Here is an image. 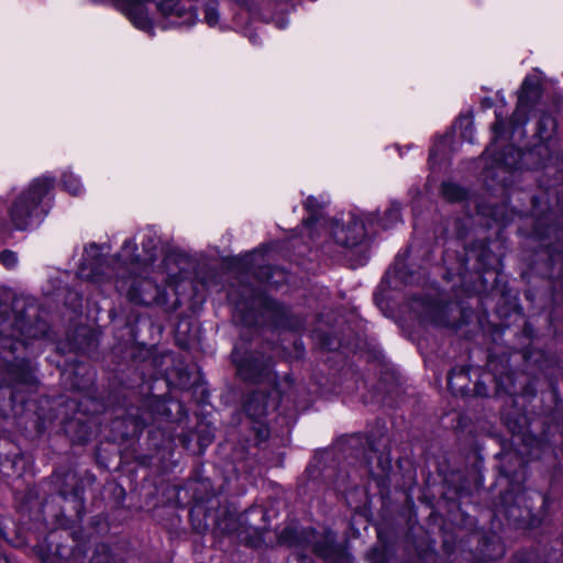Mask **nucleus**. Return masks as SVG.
Returning <instances> with one entry per match:
<instances>
[{"label":"nucleus","mask_w":563,"mask_h":563,"mask_svg":"<svg viewBox=\"0 0 563 563\" xmlns=\"http://www.w3.org/2000/svg\"><path fill=\"white\" fill-rule=\"evenodd\" d=\"M52 187L51 178L40 177L34 179L29 188L18 197L10 210L15 229L25 230L38 222L41 218L40 202Z\"/></svg>","instance_id":"1"},{"label":"nucleus","mask_w":563,"mask_h":563,"mask_svg":"<svg viewBox=\"0 0 563 563\" xmlns=\"http://www.w3.org/2000/svg\"><path fill=\"white\" fill-rule=\"evenodd\" d=\"M117 288L125 292L128 299L139 305L165 303V290L147 277L130 276L117 282Z\"/></svg>","instance_id":"2"},{"label":"nucleus","mask_w":563,"mask_h":563,"mask_svg":"<svg viewBox=\"0 0 563 563\" xmlns=\"http://www.w3.org/2000/svg\"><path fill=\"white\" fill-rule=\"evenodd\" d=\"M541 97V81L537 76H527L518 93L517 108L512 114L511 123L515 126L528 122V114L534 109Z\"/></svg>","instance_id":"3"},{"label":"nucleus","mask_w":563,"mask_h":563,"mask_svg":"<svg viewBox=\"0 0 563 563\" xmlns=\"http://www.w3.org/2000/svg\"><path fill=\"white\" fill-rule=\"evenodd\" d=\"M331 233L334 241L344 247H354L362 243L365 238L364 223L356 217L350 216L347 221L333 222Z\"/></svg>","instance_id":"4"},{"label":"nucleus","mask_w":563,"mask_h":563,"mask_svg":"<svg viewBox=\"0 0 563 563\" xmlns=\"http://www.w3.org/2000/svg\"><path fill=\"white\" fill-rule=\"evenodd\" d=\"M232 357L239 375L244 380H256L269 366L268 363L254 356L242 357L236 350L233 351Z\"/></svg>","instance_id":"5"},{"label":"nucleus","mask_w":563,"mask_h":563,"mask_svg":"<svg viewBox=\"0 0 563 563\" xmlns=\"http://www.w3.org/2000/svg\"><path fill=\"white\" fill-rule=\"evenodd\" d=\"M65 547H60L53 541V536L48 540L37 544L33 551L42 563H58L62 560H68L69 553Z\"/></svg>","instance_id":"6"},{"label":"nucleus","mask_w":563,"mask_h":563,"mask_svg":"<svg viewBox=\"0 0 563 563\" xmlns=\"http://www.w3.org/2000/svg\"><path fill=\"white\" fill-rule=\"evenodd\" d=\"M99 246L95 243L89 244L85 249V262L81 264L79 268V276L81 278H86L92 280L95 283L102 282V278L99 274L98 265H99Z\"/></svg>","instance_id":"7"},{"label":"nucleus","mask_w":563,"mask_h":563,"mask_svg":"<svg viewBox=\"0 0 563 563\" xmlns=\"http://www.w3.org/2000/svg\"><path fill=\"white\" fill-rule=\"evenodd\" d=\"M523 153L514 147L512 145L507 146L504 154H501L496 162L498 166L501 168H506L508 170L521 168V161L523 158Z\"/></svg>","instance_id":"8"},{"label":"nucleus","mask_w":563,"mask_h":563,"mask_svg":"<svg viewBox=\"0 0 563 563\" xmlns=\"http://www.w3.org/2000/svg\"><path fill=\"white\" fill-rule=\"evenodd\" d=\"M445 307L439 305L429 302L424 306L423 312H422V321L423 322H430L434 325L445 327L449 324V322L445 320Z\"/></svg>","instance_id":"9"},{"label":"nucleus","mask_w":563,"mask_h":563,"mask_svg":"<svg viewBox=\"0 0 563 563\" xmlns=\"http://www.w3.org/2000/svg\"><path fill=\"white\" fill-rule=\"evenodd\" d=\"M8 372L12 377V380H14L15 383L26 385H32L35 383V378L32 374L31 367L24 361L10 364Z\"/></svg>","instance_id":"10"},{"label":"nucleus","mask_w":563,"mask_h":563,"mask_svg":"<svg viewBox=\"0 0 563 563\" xmlns=\"http://www.w3.org/2000/svg\"><path fill=\"white\" fill-rule=\"evenodd\" d=\"M172 263H174L172 257L165 258L163 262V271L159 274L162 275V280L166 282L168 286L174 287L175 291H178V286L184 280V273L173 269L170 267Z\"/></svg>","instance_id":"11"},{"label":"nucleus","mask_w":563,"mask_h":563,"mask_svg":"<svg viewBox=\"0 0 563 563\" xmlns=\"http://www.w3.org/2000/svg\"><path fill=\"white\" fill-rule=\"evenodd\" d=\"M23 342L15 338L14 331L9 332L5 324H0V349L9 350V353H14Z\"/></svg>","instance_id":"12"},{"label":"nucleus","mask_w":563,"mask_h":563,"mask_svg":"<svg viewBox=\"0 0 563 563\" xmlns=\"http://www.w3.org/2000/svg\"><path fill=\"white\" fill-rule=\"evenodd\" d=\"M556 128V122L551 115H542L538 122V136L542 141H548L552 137Z\"/></svg>","instance_id":"13"},{"label":"nucleus","mask_w":563,"mask_h":563,"mask_svg":"<svg viewBox=\"0 0 563 563\" xmlns=\"http://www.w3.org/2000/svg\"><path fill=\"white\" fill-rule=\"evenodd\" d=\"M400 221V206L393 202L388 209L385 210L384 216L377 219V222L384 228H391L395 223Z\"/></svg>","instance_id":"14"},{"label":"nucleus","mask_w":563,"mask_h":563,"mask_svg":"<svg viewBox=\"0 0 563 563\" xmlns=\"http://www.w3.org/2000/svg\"><path fill=\"white\" fill-rule=\"evenodd\" d=\"M442 195L449 201H460L465 198V190L459 185L444 183L442 185Z\"/></svg>","instance_id":"15"},{"label":"nucleus","mask_w":563,"mask_h":563,"mask_svg":"<svg viewBox=\"0 0 563 563\" xmlns=\"http://www.w3.org/2000/svg\"><path fill=\"white\" fill-rule=\"evenodd\" d=\"M260 398H262V396L255 395L245 405L246 412L254 418H261L267 412L266 405H260Z\"/></svg>","instance_id":"16"},{"label":"nucleus","mask_w":563,"mask_h":563,"mask_svg":"<svg viewBox=\"0 0 563 563\" xmlns=\"http://www.w3.org/2000/svg\"><path fill=\"white\" fill-rule=\"evenodd\" d=\"M64 188L74 196L79 195L82 191L80 180L71 173H65L63 176Z\"/></svg>","instance_id":"17"},{"label":"nucleus","mask_w":563,"mask_h":563,"mask_svg":"<svg viewBox=\"0 0 563 563\" xmlns=\"http://www.w3.org/2000/svg\"><path fill=\"white\" fill-rule=\"evenodd\" d=\"M91 563H112V555L108 547L103 544L98 547L91 559Z\"/></svg>","instance_id":"18"},{"label":"nucleus","mask_w":563,"mask_h":563,"mask_svg":"<svg viewBox=\"0 0 563 563\" xmlns=\"http://www.w3.org/2000/svg\"><path fill=\"white\" fill-rule=\"evenodd\" d=\"M454 377H456L457 379L460 380H465L466 379V373L463 371V369H460L459 373H455V371L451 372L449 374V377H448V385H449V388L453 391V393H461V394H464V389H463V386H455L453 379Z\"/></svg>","instance_id":"19"},{"label":"nucleus","mask_w":563,"mask_h":563,"mask_svg":"<svg viewBox=\"0 0 563 563\" xmlns=\"http://www.w3.org/2000/svg\"><path fill=\"white\" fill-rule=\"evenodd\" d=\"M136 251V244L132 240H126L122 246V253L121 256L125 261L130 262H136L137 258L134 256V253Z\"/></svg>","instance_id":"20"},{"label":"nucleus","mask_w":563,"mask_h":563,"mask_svg":"<svg viewBox=\"0 0 563 563\" xmlns=\"http://www.w3.org/2000/svg\"><path fill=\"white\" fill-rule=\"evenodd\" d=\"M0 262L7 268H13L18 264V255L9 250H4L0 253Z\"/></svg>","instance_id":"21"},{"label":"nucleus","mask_w":563,"mask_h":563,"mask_svg":"<svg viewBox=\"0 0 563 563\" xmlns=\"http://www.w3.org/2000/svg\"><path fill=\"white\" fill-rule=\"evenodd\" d=\"M332 541L333 540L329 536H327L324 539V544H321L320 542L314 544V552L322 558H328L331 553Z\"/></svg>","instance_id":"22"},{"label":"nucleus","mask_w":563,"mask_h":563,"mask_svg":"<svg viewBox=\"0 0 563 563\" xmlns=\"http://www.w3.org/2000/svg\"><path fill=\"white\" fill-rule=\"evenodd\" d=\"M327 202L328 201L324 199H319L316 197H308L307 200L305 201V208L310 212H317L321 208H323V206H325Z\"/></svg>","instance_id":"23"},{"label":"nucleus","mask_w":563,"mask_h":563,"mask_svg":"<svg viewBox=\"0 0 563 563\" xmlns=\"http://www.w3.org/2000/svg\"><path fill=\"white\" fill-rule=\"evenodd\" d=\"M143 247L146 251V257L144 258V263H152L155 260L156 253V241L155 239L148 236V242L145 244L143 243Z\"/></svg>","instance_id":"24"},{"label":"nucleus","mask_w":563,"mask_h":563,"mask_svg":"<svg viewBox=\"0 0 563 563\" xmlns=\"http://www.w3.org/2000/svg\"><path fill=\"white\" fill-rule=\"evenodd\" d=\"M551 233H553L556 238V243L553 246V250L555 252L563 251V230L556 227H549L547 229V234L550 235Z\"/></svg>","instance_id":"25"},{"label":"nucleus","mask_w":563,"mask_h":563,"mask_svg":"<svg viewBox=\"0 0 563 563\" xmlns=\"http://www.w3.org/2000/svg\"><path fill=\"white\" fill-rule=\"evenodd\" d=\"M205 19L210 26H213L219 22V13L214 8H207Z\"/></svg>","instance_id":"26"},{"label":"nucleus","mask_w":563,"mask_h":563,"mask_svg":"<svg viewBox=\"0 0 563 563\" xmlns=\"http://www.w3.org/2000/svg\"><path fill=\"white\" fill-rule=\"evenodd\" d=\"M229 299H230V301H231V302H233V303L236 306V308H239V309H240V307H241V309H242L244 306H245V307H249V306H250V307H254V306H255V298H252V301H251L250 303H249V302H245V303H244V302H242V301H238V300L235 299V295H234L233 292H231V294L229 295Z\"/></svg>","instance_id":"27"},{"label":"nucleus","mask_w":563,"mask_h":563,"mask_svg":"<svg viewBox=\"0 0 563 563\" xmlns=\"http://www.w3.org/2000/svg\"><path fill=\"white\" fill-rule=\"evenodd\" d=\"M503 125H504L503 120L499 118V115H497V120H496V122H495V124L493 126L494 133H495L496 136H498L500 134Z\"/></svg>","instance_id":"28"},{"label":"nucleus","mask_w":563,"mask_h":563,"mask_svg":"<svg viewBox=\"0 0 563 563\" xmlns=\"http://www.w3.org/2000/svg\"><path fill=\"white\" fill-rule=\"evenodd\" d=\"M0 563H19L12 559H10L8 555L0 553Z\"/></svg>","instance_id":"29"},{"label":"nucleus","mask_w":563,"mask_h":563,"mask_svg":"<svg viewBox=\"0 0 563 563\" xmlns=\"http://www.w3.org/2000/svg\"><path fill=\"white\" fill-rule=\"evenodd\" d=\"M5 528L7 527L4 525V520L0 519V536H2L3 538H7Z\"/></svg>","instance_id":"30"},{"label":"nucleus","mask_w":563,"mask_h":563,"mask_svg":"<svg viewBox=\"0 0 563 563\" xmlns=\"http://www.w3.org/2000/svg\"><path fill=\"white\" fill-rule=\"evenodd\" d=\"M520 520L523 521V522H527V523H530V525H533L534 523V519L533 518H527L525 516H520Z\"/></svg>","instance_id":"31"},{"label":"nucleus","mask_w":563,"mask_h":563,"mask_svg":"<svg viewBox=\"0 0 563 563\" xmlns=\"http://www.w3.org/2000/svg\"><path fill=\"white\" fill-rule=\"evenodd\" d=\"M258 437H260L261 440H264L267 437V431L266 430H260L258 431Z\"/></svg>","instance_id":"32"},{"label":"nucleus","mask_w":563,"mask_h":563,"mask_svg":"<svg viewBox=\"0 0 563 563\" xmlns=\"http://www.w3.org/2000/svg\"><path fill=\"white\" fill-rule=\"evenodd\" d=\"M509 516H510V517H514L516 520L518 519V518L515 516V510H514V508H510V509H509Z\"/></svg>","instance_id":"33"},{"label":"nucleus","mask_w":563,"mask_h":563,"mask_svg":"<svg viewBox=\"0 0 563 563\" xmlns=\"http://www.w3.org/2000/svg\"><path fill=\"white\" fill-rule=\"evenodd\" d=\"M493 151H494L493 145H492L490 147H488V148H487V153H493Z\"/></svg>","instance_id":"34"},{"label":"nucleus","mask_w":563,"mask_h":563,"mask_svg":"<svg viewBox=\"0 0 563 563\" xmlns=\"http://www.w3.org/2000/svg\"><path fill=\"white\" fill-rule=\"evenodd\" d=\"M536 234H537V235H540V238H541V239H543V238H542V234H541L540 232H538V231H537V232H536Z\"/></svg>","instance_id":"35"}]
</instances>
